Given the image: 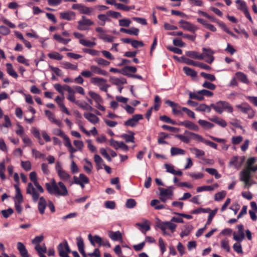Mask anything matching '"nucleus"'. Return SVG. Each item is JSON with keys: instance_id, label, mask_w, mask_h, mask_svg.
<instances>
[{"instance_id": "58836bf2", "label": "nucleus", "mask_w": 257, "mask_h": 257, "mask_svg": "<svg viewBox=\"0 0 257 257\" xmlns=\"http://www.w3.org/2000/svg\"><path fill=\"white\" fill-rule=\"evenodd\" d=\"M160 202L159 200L157 199H153L151 202V205L154 207L155 209L160 210L164 209L165 208V205L163 204H158Z\"/></svg>"}, {"instance_id": "f704fd0d", "label": "nucleus", "mask_w": 257, "mask_h": 257, "mask_svg": "<svg viewBox=\"0 0 257 257\" xmlns=\"http://www.w3.org/2000/svg\"><path fill=\"white\" fill-rule=\"evenodd\" d=\"M62 67L65 69L75 70L77 69V65H73L69 62H62L61 63Z\"/></svg>"}, {"instance_id": "c9c22d12", "label": "nucleus", "mask_w": 257, "mask_h": 257, "mask_svg": "<svg viewBox=\"0 0 257 257\" xmlns=\"http://www.w3.org/2000/svg\"><path fill=\"white\" fill-rule=\"evenodd\" d=\"M220 245L222 248L225 250L226 252H229L230 251V248L229 245V240L227 238H224L221 240Z\"/></svg>"}, {"instance_id": "4468645a", "label": "nucleus", "mask_w": 257, "mask_h": 257, "mask_svg": "<svg viewBox=\"0 0 257 257\" xmlns=\"http://www.w3.org/2000/svg\"><path fill=\"white\" fill-rule=\"evenodd\" d=\"M179 23L180 27L185 30L192 32H195L196 30V28L193 25L183 20H181Z\"/></svg>"}, {"instance_id": "dca6fc26", "label": "nucleus", "mask_w": 257, "mask_h": 257, "mask_svg": "<svg viewBox=\"0 0 257 257\" xmlns=\"http://www.w3.org/2000/svg\"><path fill=\"white\" fill-rule=\"evenodd\" d=\"M61 19L67 21L74 20L75 17V14L74 12L68 11L66 12L61 13L60 14Z\"/></svg>"}, {"instance_id": "20e7f679", "label": "nucleus", "mask_w": 257, "mask_h": 257, "mask_svg": "<svg viewBox=\"0 0 257 257\" xmlns=\"http://www.w3.org/2000/svg\"><path fill=\"white\" fill-rule=\"evenodd\" d=\"M91 82L93 84L98 86L101 91L105 92H107V89L110 87L109 85L106 84V80L103 78L93 77Z\"/></svg>"}, {"instance_id": "3c124183", "label": "nucleus", "mask_w": 257, "mask_h": 257, "mask_svg": "<svg viewBox=\"0 0 257 257\" xmlns=\"http://www.w3.org/2000/svg\"><path fill=\"white\" fill-rule=\"evenodd\" d=\"M79 43L81 45L88 47H92L96 45V43L94 42H91L85 39H80Z\"/></svg>"}, {"instance_id": "603ef678", "label": "nucleus", "mask_w": 257, "mask_h": 257, "mask_svg": "<svg viewBox=\"0 0 257 257\" xmlns=\"http://www.w3.org/2000/svg\"><path fill=\"white\" fill-rule=\"evenodd\" d=\"M236 3L239 5L237 9L242 12H244L248 9L246 4L244 1H242L241 0H237L236 1Z\"/></svg>"}, {"instance_id": "aec40b11", "label": "nucleus", "mask_w": 257, "mask_h": 257, "mask_svg": "<svg viewBox=\"0 0 257 257\" xmlns=\"http://www.w3.org/2000/svg\"><path fill=\"white\" fill-rule=\"evenodd\" d=\"M45 115L48 116L49 120L52 122L57 124L58 126H61L62 123L60 120H57L55 118L54 115L49 110L45 111Z\"/></svg>"}, {"instance_id": "79ce46f5", "label": "nucleus", "mask_w": 257, "mask_h": 257, "mask_svg": "<svg viewBox=\"0 0 257 257\" xmlns=\"http://www.w3.org/2000/svg\"><path fill=\"white\" fill-rule=\"evenodd\" d=\"M48 56L51 59L56 60H61L63 57L61 54L56 52L49 53Z\"/></svg>"}, {"instance_id": "864d4df0", "label": "nucleus", "mask_w": 257, "mask_h": 257, "mask_svg": "<svg viewBox=\"0 0 257 257\" xmlns=\"http://www.w3.org/2000/svg\"><path fill=\"white\" fill-rule=\"evenodd\" d=\"M200 76L211 81H214L216 80V78L214 75L208 74L203 72L200 73Z\"/></svg>"}, {"instance_id": "9b49d317", "label": "nucleus", "mask_w": 257, "mask_h": 257, "mask_svg": "<svg viewBox=\"0 0 257 257\" xmlns=\"http://www.w3.org/2000/svg\"><path fill=\"white\" fill-rule=\"evenodd\" d=\"M157 226L161 230H164V229L168 228L172 232H174L175 231L176 228L177 227L176 224L173 223L170 221H159L157 223Z\"/></svg>"}, {"instance_id": "c85d7f7f", "label": "nucleus", "mask_w": 257, "mask_h": 257, "mask_svg": "<svg viewBox=\"0 0 257 257\" xmlns=\"http://www.w3.org/2000/svg\"><path fill=\"white\" fill-rule=\"evenodd\" d=\"M90 68L92 72L94 73L102 75L103 76H107L108 75V73L106 71L101 69L96 66L92 65L90 66Z\"/></svg>"}, {"instance_id": "c756f323", "label": "nucleus", "mask_w": 257, "mask_h": 257, "mask_svg": "<svg viewBox=\"0 0 257 257\" xmlns=\"http://www.w3.org/2000/svg\"><path fill=\"white\" fill-rule=\"evenodd\" d=\"M110 81L114 85H121L126 83V80L124 78H118L116 77H111Z\"/></svg>"}, {"instance_id": "052dcab7", "label": "nucleus", "mask_w": 257, "mask_h": 257, "mask_svg": "<svg viewBox=\"0 0 257 257\" xmlns=\"http://www.w3.org/2000/svg\"><path fill=\"white\" fill-rule=\"evenodd\" d=\"M226 196L225 191H222L215 194L214 200L215 201H219L223 199Z\"/></svg>"}, {"instance_id": "a878e982", "label": "nucleus", "mask_w": 257, "mask_h": 257, "mask_svg": "<svg viewBox=\"0 0 257 257\" xmlns=\"http://www.w3.org/2000/svg\"><path fill=\"white\" fill-rule=\"evenodd\" d=\"M108 234V236L113 241L122 239V234L119 231L115 232L109 231Z\"/></svg>"}, {"instance_id": "13d9d810", "label": "nucleus", "mask_w": 257, "mask_h": 257, "mask_svg": "<svg viewBox=\"0 0 257 257\" xmlns=\"http://www.w3.org/2000/svg\"><path fill=\"white\" fill-rule=\"evenodd\" d=\"M137 202L134 199H128L126 200L125 206L127 208H133L136 206Z\"/></svg>"}, {"instance_id": "5701e85b", "label": "nucleus", "mask_w": 257, "mask_h": 257, "mask_svg": "<svg viewBox=\"0 0 257 257\" xmlns=\"http://www.w3.org/2000/svg\"><path fill=\"white\" fill-rule=\"evenodd\" d=\"M243 162V158H241V160L240 162L238 161V157L237 156L233 157L230 162L229 165H233L235 168H239L242 165Z\"/></svg>"}, {"instance_id": "473e14b6", "label": "nucleus", "mask_w": 257, "mask_h": 257, "mask_svg": "<svg viewBox=\"0 0 257 257\" xmlns=\"http://www.w3.org/2000/svg\"><path fill=\"white\" fill-rule=\"evenodd\" d=\"M53 38L58 42L64 45H67L71 41L70 39H64L58 34L54 35Z\"/></svg>"}, {"instance_id": "6e6d98bb", "label": "nucleus", "mask_w": 257, "mask_h": 257, "mask_svg": "<svg viewBox=\"0 0 257 257\" xmlns=\"http://www.w3.org/2000/svg\"><path fill=\"white\" fill-rule=\"evenodd\" d=\"M190 150L192 153L195 154L197 157H200L204 155L205 153L203 151L199 150L196 148H193L190 149Z\"/></svg>"}, {"instance_id": "37998d69", "label": "nucleus", "mask_w": 257, "mask_h": 257, "mask_svg": "<svg viewBox=\"0 0 257 257\" xmlns=\"http://www.w3.org/2000/svg\"><path fill=\"white\" fill-rule=\"evenodd\" d=\"M237 78L242 83H247L248 80L246 75L242 72H238L235 74Z\"/></svg>"}, {"instance_id": "ea45409f", "label": "nucleus", "mask_w": 257, "mask_h": 257, "mask_svg": "<svg viewBox=\"0 0 257 257\" xmlns=\"http://www.w3.org/2000/svg\"><path fill=\"white\" fill-rule=\"evenodd\" d=\"M182 107L179 105L178 104H177L175 107H173L172 109V113L175 115H180L182 116L183 110H182Z\"/></svg>"}, {"instance_id": "680f3d73", "label": "nucleus", "mask_w": 257, "mask_h": 257, "mask_svg": "<svg viewBox=\"0 0 257 257\" xmlns=\"http://www.w3.org/2000/svg\"><path fill=\"white\" fill-rule=\"evenodd\" d=\"M14 212V210L12 208H9L7 210H3L1 211V213L3 216L6 218H8L11 215H12Z\"/></svg>"}, {"instance_id": "f257e3e1", "label": "nucleus", "mask_w": 257, "mask_h": 257, "mask_svg": "<svg viewBox=\"0 0 257 257\" xmlns=\"http://www.w3.org/2000/svg\"><path fill=\"white\" fill-rule=\"evenodd\" d=\"M45 187L50 194L62 196H66L69 194L65 184L61 181L57 184L54 179H52L50 183H46Z\"/></svg>"}, {"instance_id": "ddd939ff", "label": "nucleus", "mask_w": 257, "mask_h": 257, "mask_svg": "<svg viewBox=\"0 0 257 257\" xmlns=\"http://www.w3.org/2000/svg\"><path fill=\"white\" fill-rule=\"evenodd\" d=\"M178 125L184 126L185 127L194 131H198L199 130L198 126L189 120L179 121L178 122Z\"/></svg>"}, {"instance_id": "bb28decb", "label": "nucleus", "mask_w": 257, "mask_h": 257, "mask_svg": "<svg viewBox=\"0 0 257 257\" xmlns=\"http://www.w3.org/2000/svg\"><path fill=\"white\" fill-rule=\"evenodd\" d=\"M55 101L57 102L59 106L60 107L61 111L66 113L67 115H70V112L68 109L65 107L64 104L62 102V99L59 96H57L55 98Z\"/></svg>"}, {"instance_id": "5fc2aeb1", "label": "nucleus", "mask_w": 257, "mask_h": 257, "mask_svg": "<svg viewBox=\"0 0 257 257\" xmlns=\"http://www.w3.org/2000/svg\"><path fill=\"white\" fill-rule=\"evenodd\" d=\"M181 59H182L183 61L187 65L197 66L198 62L194 61L184 56L182 57Z\"/></svg>"}, {"instance_id": "c03bdc74", "label": "nucleus", "mask_w": 257, "mask_h": 257, "mask_svg": "<svg viewBox=\"0 0 257 257\" xmlns=\"http://www.w3.org/2000/svg\"><path fill=\"white\" fill-rule=\"evenodd\" d=\"M185 151L184 150L172 147L171 149V154L172 156H176L178 155H184Z\"/></svg>"}, {"instance_id": "7c9ffc66", "label": "nucleus", "mask_w": 257, "mask_h": 257, "mask_svg": "<svg viewBox=\"0 0 257 257\" xmlns=\"http://www.w3.org/2000/svg\"><path fill=\"white\" fill-rule=\"evenodd\" d=\"M7 73L12 77L17 78L18 77V74L15 71L13 65L11 63H7L6 64Z\"/></svg>"}, {"instance_id": "4c0bfd02", "label": "nucleus", "mask_w": 257, "mask_h": 257, "mask_svg": "<svg viewBox=\"0 0 257 257\" xmlns=\"http://www.w3.org/2000/svg\"><path fill=\"white\" fill-rule=\"evenodd\" d=\"M183 69L187 75L193 77H196L197 76V72L194 70L189 67L185 66L183 67Z\"/></svg>"}, {"instance_id": "4be33fe9", "label": "nucleus", "mask_w": 257, "mask_h": 257, "mask_svg": "<svg viewBox=\"0 0 257 257\" xmlns=\"http://www.w3.org/2000/svg\"><path fill=\"white\" fill-rule=\"evenodd\" d=\"M88 239L93 246H95L96 243H98L99 246H101V243H102V238L100 236L97 235L92 236L91 234H89L88 235Z\"/></svg>"}, {"instance_id": "8fccbe9b", "label": "nucleus", "mask_w": 257, "mask_h": 257, "mask_svg": "<svg viewBox=\"0 0 257 257\" xmlns=\"http://www.w3.org/2000/svg\"><path fill=\"white\" fill-rule=\"evenodd\" d=\"M35 249L37 251L38 254L46 253L47 252V247L44 244L43 246H41L40 244H37L35 247Z\"/></svg>"}, {"instance_id": "774afa93", "label": "nucleus", "mask_w": 257, "mask_h": 257, "mask_svg": "<svg viewBox=\"0 0 257 257\" xmlns=\"http://www.w3.org/2000/svg\"><path fill=\"white\" fill-rule=\"evenodd\" d=\"M21 165L22 168L27 171H28L31 169V164L30 161H22Z\"/></svg>"}, {"instance_id": "4d7b16f0", "label": "nucleus", "mask_w": 257, "mask_h": 257, "mask_svg": "<svg viewBox=\"0 0 257 257\" xmlns=\"http://www.w3.org/2000/svg\"><path fill=\"white\" fill-rule=\"evenodd\" d=\"M189 95L190 99H195L199 101H201L204 99V96H202L201 94H199L198 93H195L194 92H190Z\"/></svg>"}, {"instance_id": "0eeeda50", "label": "nucleus", "mask_w": 257, "mask_h": 257, "mask_svg": "<svg viewBox=\"0 0 257 257\" xmlns=\"http://www.w3.org/2000/svg\"><path fill=\"white\" fill-rule=\"evenodd\" d=\"M57 249L61 257H69L68 253L70 252L71 250L67 241L65 240L63 243H60L58 245Z\"/></svg>"}, {"instance_id": "72a5a7b5", "label": "nucleus", "mask_w": 257, "mask_h": 257, "mask_svg": "<svg viewBox=\"0 0 257 257\" xmlns=\"http://www.w3.org/2000/svg\"><path fill=\"white\" fill-rule=\"evenodd\" d=\"M198 123L205 129H211L214 126V125L206 120L199 119L198 121Z\"/></svg>"}, {"instance_id": "6e6552de", "label": "nucleus", "mask_w": 257, "mask_h": 257, "mask_svg": "<svg viewBox=\"0 0 257 257\" xmlns=\"http://www.w3.org/2000/svg\"><path fill=\"white\" fill-rule=\"evenodd\" d=\"M73 10H78L80 14L91 15L94 9L92 8L87 7L81 4H76L72 5Z\"/></svg>"}, {"instance_id": "a19ab883", "label": "nucleus", "mask_w": 257, "mask_h": 257, "mask_svg": "<svg viewBox=\"0 0 257 257\" xmlns=\"http://www.w3.org/2000/svg\"><path fill=\"white\" fill-rule=\"evenodd\" d=\"M90 96L96 101L97 103H101L102 102V99L100 96L96 93L90 91L89 92Z\"/></svg>"}, {"instance_id": "f8f14e48", "label": "nucleus", "mask_w": 257, "mask_h": 257, "mask_svg": "<svg viewBox=\"0 0 257 257\" xmlns=\"http://www.w3.org/2000/svg\"><path fill=\"white\" fill-rule=\"evenodd\" d=\"M27 194H30L32 196L33 201L36 202L39 198V194L38 192L36 191L33 184L31 183H29L26 189Z\"/></svg>"}, {"instance_id": "7ed1b4c3", "label": "nucleus", "mask_w": 257, "mask_h": 257, "mask_svg": "<svg viewBox=\"0 0 257 257\" xmlns=\"http://www.w3.org/2000/svg\"><path fill=\"white\" fill-rule=\"evenodd\" d=\"M223 109L227 110L228 112L231 113L233 111V108L226 101H219L215 104V111L218 113H222Z\"/></svg>"}, {"instance_id": "f3484780", "label": "nucleus", "mask_w": 257, "mask_h": 257, "mask_svg": "<svg viewBox=\"0 0 257 257\" xmlns=\"http://www.w3.org/2000/svg\"><path fill=\"white\" fill-rule=\"evenodd\" d=\"M17 248L22 257H30L28 252L23 243L19 242L17 243Z\"/></svg>"}, {"instance_id": "9d476101", "label": "nucleus", "mask_w": 257, "mask_h": 257, "mask_svg": "<svg viewBox=\"0 0 257 257\" xmlns=\"http://www.w3.org/2000/svg\"><path fill=\"white\" fill-rule=\"evenodd\" d=\"M143 118V115L140 114H135L132 118L125 121L124 123V125L131 127L136 126L138 124V121Z\"/></svg>"}, {"instance_id": "09e8293b", "label": "nucleus", "mask_w": 257, "mask_h": 257, "mask_svg": "<svg viewBox=\"0 0 257 257\" xmlns=\"http://www.w3.org/2000/svg\"><path fill=\"white\" fill-rule=\"evenodd\" d=\"M217 210H218V208H216L210 212V213L209 214V215L208 216L207 221L206 223L205 226H207V225H209L211 223L212 219L214 217L215 214H216Z\"/></svg>"}, {"instance_id": "2eb2a0df", "label": "nucleus", "mask_w": 257, "mask_h": 257, "mask_svg": "<svg viewBox=\"0 0 257 257\" xmlns=\"http://www.w3.org/2000/svg\"><path fill=\"white\" fill-rule=\"evenodd\" d=\"M57 173L58 176L62 181H67L71 178V176L66 171L63 170L61 166H59V169H57Z\"/></svg>"}, {"instance_id": "de8ad7c7", "label": "nucleus", "mask_w": 257, "mask_h": 257, "mask_svg": "<svg viewBox=\"0 0 257 257\" xmlns=\"http://www.w3.org/2000/svg\"><path fill=\"white\" fill-rule=\"evenodd\" d=\"M205 171L211 175L215 176V178L217 179L220 178L221 175L218 173L217 171L214 168H206Z\"/></svg>"}, {"instance_id": "0e129e2a", "label": "nucleus", "mask_w": 257, "mask_h": 257, "mask_svg": "<svg viewBox=\"0 0 257 257\" xmlns=\"http://www.w3.org/2000/svg\"><path fill=\"white\" fill-rule=\"evenodd\" d=\"M85 161L88 164V166H84V169L87 173L90 174L93 167L92 164L87 159H85Z\"/></svg>"}, {"instance_id": "69168bd1", "label": "nucleus", "mask_w": 257, "mask_h": 257, "mask_svg": "<svg viewBox=\"0 0 257 257\" xmlns=\"http://www.w3.org/2000/svg\"><path fill=\"white\" fill-rule=\"evenodd\" d=\"M95 61L99 65L103 66H108L110 64V62L101 58H96Z\"/></svg>"}, {"instance_id": "a211bd4d", "label": "nucleus", "mask_w": 257, "mask_h": 257, "mask_svg": "<svg viewBox=\"0 0 257 257\" xmlns=\"http://www.w3.org/2000/svg\"><path fill=\"white\" fill-rule=\"evenodd\" d=\"M84 116L86 119L93 124H95L99 121V118L92 113H84Z\"/></svg>"}, {"instance_id": "1a4fd4ad", "label": "nucleus", "mask_w": 257, "mask_h": 257, "mask_svg": "<svg viewBox=\"0 0 257 257\" xmlns=\"http://www.w3.org/2000/svg\"><path fill=\"white\" fill-rule=\"evenodd\" d=\"M251 170L247 167L246 169H243L240 173V180L244 182L246 186H250L249 184L251 178Z\"/></svg>"}, {"instance_id": "393cba45", "label": "nucleus", "mask_w": 257, "mask_h": 257, "mask_svg": "<svg viewBox=\"0 0 257 257\" xmlns=\"http://www.w3.org/2000/svg\"><path fill=\"white\" fill-rule=\"evenodd\" d=\"M46 207V201L44 197L42 196L39 198L38 202V210L41 214L44 213Z\"/></svg>"}, {"instance_id": "f03ea898", "label": "nucleus", "mask_w": 257, "mask_h": 257, "mask_svg": "<svg viewBox=\"0 0 257 257\" xmlns=\"http://www.w3.org/2000/svg\"><path fill=\"white\" fill-rule=\"evenodd\" d=\"M184 135H185L178 134L176 135L175 137L186 144L189 143L191 139L199 141L203 143L205 141L201 136L188 131H185Z\"/></svg>"}, {"instance_id": "e433bc0d", "label": "nucleus", "mask_w": 257, "mask_h": 257, "mask_svg": "<svg viewBox=\"0 0 257 257\" xmlns=\"http://www.w3.org/2000/svg\"><path fill=\"white\" fill-rule=\"evenodd\" d=\"M131 135H128L126 134H123L121 135V137L125 140L126 143L134 142V135L135 134L131 132Z\"/></svg>"}, {"instance_id": "2f4dec72", "label": "nucleus", "mask_w": 257, "mask_h": 257, "mask_svg": "<svg viewBox=\"0 0 257 257\" xmlns=\"http://www.w3.org/2000/svg\"><path fill=\"white\" fill-rule=\"evenodd\" d=\"M169 135L164 132H161L159 134L158 143L159 144H168V142L164 141V139L168 138Z\"/></svg>"}, {"instance_id": "e2e57ef3", "label": "nucleus", "mask_w": 257, "mask_h": 257, "mask_svg": "<svg viewBox=\"0 0 257 257\" xmlns=\"http://www.w3.org/2000/svg\"><path fill=\"white\" fill-rule=\"evenodd\" d=\"M106 15L108 17H111L113 18L117 19L119 17H121V15L120 13L114 12L112 11H109L106 12Z\"/></svg>"}, {"instance_id": "bf43d9fd", "label": "nucleus", "mask_w": 257, "mask_h": 257, "mask_svg": "<svg viewBox=\"0 0 257 257\" xmlns=\"http://www.w3.org/2000/svg\"><path fill=\"white\" fill-rule=\"evenodd\" d=\"M214 190V187L211 186H203L197 188L196 191L197 192H200L204 191H211Z\"/></svg>"}, {"instance_id": "b1692460", "label": "nucleus", "mask_w": 257, "mask_h": 257, "mask_svg": "<svg viewBox=\"0 0 257 257\" xmlns=\"http://www.w3.org/2000/svg\"><path fill=\"white\" fill-rule=\"evenodd\" d=\"M203 51L204 52H208V53H205V56L207 57L205 61L209 64H211L214 59V57L212 56L213 54V51L210 49L205 48H203Z\"/></svg>"}, {"instance_id": "338daca9", "label": "nucleus", "mask_w": 257, "mask_h": 257, "mask_svg": "<svg viewBox=\"0 0 257 257\" xmlns=\"http://www.w3.org/2000/svg\"><path fill=\"white\" fill-rule=\"evenodd\" d=\"M182 110L183 112H185L189 117L195 119V114L193 111L185 107H183Z\"/></svg>"}, {"instance_id": "49530a36", "label": "nucleus", "mask_w": 257, "mask_h": 257, "mask_svg": "<svg viewBox=\"0 0 257 257\" xmlns=\"http://www.w3.org/2000/svg\"><path fill=\"white\" fill-rule=\"evenodd\" d=\"M77 240V245L78 246V250L79 252L82 251L84 250V244L83 242V238L80 237H77L76 238Z\"/></svg>"}, {"instance_id": "423d86ee", "label": "nucleus", "mask_w": 257, "mask_h": 257, "mask_svg": "<svg viewBox=\"0 0 257 257\" xmlns=\"http://www.w3.org/2000/svg\"><path fill=\"white\" fill-rule=\"evenodd\" d=\"M95 31L98 34L97 35L98 38L102 40L103 41L109 43L113 41L114 37L107 35L106 33V31L101 27L96 28Z\"/></svg>"}, {"instance_id": "39448f33", "label": "nucleus", "mask_w": 257, "mask_h": 257, "mask_svg": "<svg viewBox=\"0 0 257 257\" xmlns=\"http://www.w3.org/2000/svg\"><path fill=\"white\" fill-rule=\"evenodd\" d=\"M94 25V22L90 19H87L85 16H82L81 19L78 22L77 28L80 31L88 30L87 27Z\"/></svg>"}, {"instance_id": "6ab92c4d", "label": "nucleus", "mask_w": 257, "mask_h": 257, "mask_svg": "<svg viewBox=\"0 0 257 257\" xmlns=\"http://www.w3.org/2000/svg\"><path fill=\"white\" fill-rule=\"evenodd\" d=\"M209 120L222 127L227 125V122L224 119L216 116L209 118Z\"/></svg>"}, {"instance_id": "412c9836", "label": "nucleus", "mask_w": 257, "mask_h": 257, "mask_svg": "<svg viewBox=\"0 0 257 257\" xmlns=\"http://www.w3.org/2000/svg\"><path fill=\"white\" fill-rule=\"evenodd\" d=\"M160 195L162 197H166L168 199H171V196L173 195V191L169 188H159Z\"/></svg>"}, {"instance_id": "a18cd8bd", "label": "nucleus", "mask_w": 257, "mask_h": 257, "mask_svg": "<svg viewBox=\"0 0 257 257\" xmlns=\"http://www.w3.org/2000/svg\"><path fill=\"white\" fill-rule=\"evenodd\" d=\"M184 230L181 232L180 236L183 238L185 236H187L189 235L190 232H191L192 227L190 225H186L184 226Z\"/></svg>"}, {"instance_id": "cd10ccee", "label": "nucleus", "mask_w": 257, "mask_h": 257, "mask_svg": "<svg viewBox=\"0 0 257 257\" xmlns=\"http://www.w3.org/2000/svg\"><path fill=\"white\" fill-rule=\"evenodd\" d=\"M236 107L244 113H246L249 110H252L251 106L246 102L237 105Z\"/></svg>"}]
</instances>
